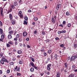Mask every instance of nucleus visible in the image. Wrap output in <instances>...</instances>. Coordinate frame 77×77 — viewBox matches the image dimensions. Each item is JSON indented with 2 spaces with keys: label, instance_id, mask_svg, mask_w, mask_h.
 <instances>
[{
  "label": "nucleus",
  "instance_id": "obj_1",
  "mask_svg": "<svg viewBox=\"0 0 77 77\" xmlns=\"http://www.w3.org/2000/svg\"><path fill=\"white\" fill-rule=\"evenodd\" d=\"M4 62L7 63H9V61L8 60L6 59L5 57H3L2 59L0 60V63L2 65H3L4 64Z\"/></svg>",
  "mask_w": 77,
  "mask_h": 77
},
{
  "label": "nucleus",
  "instance_id": "obj_2",
  "mask_svg": "<svg viewBox=\"0 0 77 77\" xmlns=\"http://www.w3.org/2000/svg\"><path fill=\"white\" fill-rule=\"evenodd\" d=\"M77 54H76L74 56H72L70 59V62L72 61V60H74L75 59H77Z\"/></svg>",
  "mask_w": 77,
  "mask_h": 77
},
{
  "label": "nucleus",
  "instance_id": "obj_3",
  "mask_svg": "<svg viewBox=\"0 0 77 77\" xmlns=\"http://www.w3.org/2000/svg\"><path fill=\"white\" fill-rule=\"evenodd\" d=\"M61 7H62V5L60 4H58L56 7V8L58 10V9H60V8H61Z\"/></svg>",
  "mask_w": 77,
  "mask_h": 77
},
{
  "label": "nucleus",
  "instance_id": "obj_4",
  "mask_svg": "<svg viewBox=\"0 0 77 77\" xmlns=\"http://www.w3.org/2000/svg\"><path fill=\"white\" fill-rule=\"evenodd\" d=\"M51 66V64H48L47 66V69L48 71H50V67Z\"/></svg>",
  "mask_w": 77,
  "mask_h": 77
},
{
  "label": "nucleus",
  "instance_id": "obj_5",
  "mask_svg": "<svg viewBox=\"0 0 77 77\" xmlns=\"http://www.w3.org/2000/svg\"><path fill=\"white\" fill-rule=\"evenodd\" d=\"M0 10L1 11V15L2 17H3L4 15V14H3V9L2 8H0Z\"/></svg>",
  "mask_w": 77,
  "mask_h": 77
},
{
  "label": "nucleus",
  "instance_id": "obj_6",
  "mask_svg": "<svg viewBox=\"0 0 77 77\" xmlns=\"http://www.w3.org/2000/svg\"><path fill=\"white\" fill-rule=\"evenodd\" d=\"M27 35V32H24L23 33V36H26Z\"/></svg>",
  "mask_w": 77,
  "mask_h": 77
},
{
  "label": "nucleus",
  "instance_id": "obj_7",
  "mask_svg": "<svg viewBox=\"0 0 77 77\" xmlns=\"http://www.w3.org/2000/svg\"><path fill=\"white\" fill-rule=\"evenodd\" d=\"M75 75L74 74H71L69 75L68 77H73Z\"/></svg>",
  "mask_w": 77,
  "mask_h": 77
},
{
  "label": "nucleus",
  "instance_id": "obj_8",
  "mask_svg": "<svg viewBox=\"0 0 77 77\" xmlns=\"http://www.w3.org/2000/svg\"><path fill=\"white\" fill-rule=\"evenodd\" d=\"M9 18H10V20H12V19L13 18V17H12V14H9Z\"/></svg>",
  "mask_w": 77,
  "mask_h": 77
},
{
  "label": "nucleus",
  "instance_id": "obj_9",
  "mask_svg": "<svg viewBox=\"0 0 77 77\" xmlns=\"http://www.w3.org/2000/svg\"><path fill=\"white\" fill-rule=\"evenodd\" d=\"M10 8L12 9H14V8H15V6H14V5H11V6Z\"/></svg>",
  "mask_w": 77,
  "mask_h": 77
},
{
  "label": "nucleus",
  "instance_id": "obj_10",
  "mask_svg": "<svg viewBox=\"0 0 77 77\" xmlns=\"http://www.w3.org/2000/svg\"><path fill=\"white\" fill-rule=\"evenodd\" d=\"M57 77H60V72H58L57 74Z\"/></svg>",
  "mask_w": 77,
  "mask_h": 77
},
{
  "label": "nucleus",
  "instance_id": "obj_11",
  "mask_svg": "<svg viewBox=\"0 0 77 77\" xmlns=\"http://www.w3.org/2000/svg\"><path fill=\"white\" fill-rule=\"evenodd\" d=\"M52 21L54 23H55V19L54 18H52Z\"/></svg>",
  "mask_w": 77,
  "mask_h": 77
},
{
  "label": "nucleus",
  "instance_id": "obj_12",
  "mask_svg": "<svg viewBox=\"0 0 77 77\" xmlns=\"http://www.w3.org/2000/svg\"><path fill=\"white\" fill-rule=\"evenodd\" d=\"M30 64L33 67L34 66H35V65L34 64V63H33V62H30Z\"/></svg>",
  "mask_w": 77,
  "mask_h": 77
},
{
  "label": "nucleus",
  "instance_id": "obj_13",
  "mask_svg": "<svg viewBox=\"0 0 77 77\" xmlns=\"http://www.w3.org/2000/svg\"><path fill=\"white\" fill-rule=\"evenodd\" d=\"M17 53L19 54H21L22 53V51L21 50H19L17 51Z\"/></svg>",
  "mask_w": 77,
  "mask_h": 77
},
{
  "label": "nucleus",
  "instance_id": "obj_14",
  "mask_svg": "<svg viewBox=\"0 0 77 77\" xmlns=\"http://www.w3.org/2000/svg\"><path fill=\"white\" fill-rule=\"evenodd\" d=\"M8 11H9V12H11L12 11V9L11 7H10L8 9Z\"/></svg>",
  "mask_w": 77,
  "mask_h": 77
},
{
  "label": "nucleus",
  "instance_id": "obj_15",
  "mask_svg": "<svg viewBox=\"0 0 77 77\" xmlns=\"http://www.w3.org/2000/svg\"><path fill=\"white\" fill-rule=\"evenodd\" d=\"M64 65H65V67H66V68H67V67H68V64L66 63H64Z\"/></svg>",
  "mask_w": 77,
  "mask_h": 77
},
{
  "label": "nucleus",
  "instance_id": "obj_16",
  "mask_svg": "<svg viewBox=\"0 0 77 77\" xmlns=\"http://www.w3.org/2000/svg\"><path fill=\"white\" fill-rule=\"evenodd\" d=\"M18 15L19 16V17H20V18H22V19L23 18V15L22 14H20Z\"/></svg>",
  "mask_w": 77,
  "mask_h": 77
},
{
  "label": "nucleus",
  "instance_id": "obj_17",
  "mask_svg": "<svg viewBox=\"0 0 77 77\" xmlns=\"http://www.w3.org/2000/svg\"><path fill=\"white\" fill-rule=\"evenodd\" d=\"M30 71L31 72H33V71H34V68H31L30 69Z\"/></svg>",
  "mask_w": 77,
  "mask_h": 77
},
{
  "label": "nucleus",
  "instance_id": "obj_18",
  "mask_svg": "<svg viewBox=\"0 0 77 77\" xmlns=\"http://www.w3.org/2000/svg\"><path fill=\"white\" fill-rule=\"evenodd\" d=\"M8 39H11L12 38V36L11 35H9L8 36Z\"/></svg>",
  "mask_w": 77,
  "mask_h": 77
},
{
  "label": "nucleus",
  "instance_id": "obj_19",
  "mask_svg": "<svg viewBox=\"0 0 77 77\" xmlns=\"http://www.w3.org/2000/svg\"><path fill=\"white\" fill-rule=\"evenodd\" d=\"M0 32L1 34H3V30L1 28H0Z\"/></svg>",
  "mask_w": 77,
  "mask_h": 77
},
{
  "label": "nucleus",
  "instance_id": "obj_20",
  "mask_svg": "<svg viewBox=\"0 0 77 77\" xmlns=\"http://www.w3.org/2000/svg\"><path fill=\"white\" fill-rule=\"evenodd\" d=\"M61 33H66V30H62L61 31Z\"/></svg>",
  "mask_w": 77,
  "mask_h": 77
},
{
  "label": "nucleus",
  "instance_id": "obj_21",
  "mask_svg": "<svg viewBox=\"0 0 77 77\" xmlns=\"http://www.w3.org/2000/svg\"><path fill=\"white\" fill-rule=\"evenodd\" d=\"M66 15H67V16H68V15H69L70 14V13L68 11H67L66 13Z\"/></svg>",
  "mask_w": 77,
  "mask_h": 77
},
{
  "label": "nucleus",
  "instance_id": "obj_22",
  "mask_svg": "<svg viewBox=\"0 0 77 77\" xmlns=\"http://www.w3.org/2000/svg\"><path fill=\"white\" fill-rule=\"evenodd\" d=\"M75 66L74 65H73L72 66V69L73 70L74 69H75Z\"/></svg>",
  "mask_w": 77,
  "mask_h": 77
},
{
  "label": "nucleus",
  "instance_id": "obj_23",
  "mask_svg": "<svg viewBox=\"0 0 77 77\" xmlns=\"http://www.w3.org/2000/svg\"><path fill=\"white\" fill-rule=\"evenodd\" d=\"M74 48H76L77 47V44H74Z\"/></svg>",
  "mask_w": 77,
  "mask_h": 77
},
{
  "label": "nucleus",
  "instance_id": "obj_24",
  "mask_svg": "<svg viewBox=\"0 0 77 77\" xmlns=\"http://www.w3.org/2000/svg\"><path fill=\"white\" fill-rule=\"evenodd\" d=\"M51 51H52L51 50H49L48 51V53L49 54H50V53H51Z\"/></svg>",
  "mask_w": 77,
  "mask_h": 77
},
{
  "label": "nucleus",
  "instance_id": "obj_25",
  "mask_svg": "<svg viewBox=\"0 0 77 77\" xmlns=\"http://www.w3.org/2000/svg\"><path fill=\"white\" fill-rule=\"evenodd\" d=\"M22 14V11H20L19 12V13H18V15H21V14Z\"/></svg>",
  "mask_w": 77,
  "mask_h": 77
},
{
  "label": "nucleus",
  "instance_id": "obj_26",
  "mask_svg": "<svg viewBox=\"0 0 77 77\" xmlns=\"http://www.w3.org/2000/svg\"><path fill=\"white\" fill-rule=\"evenodd\" d=\"M34 20H35V21H37V20H38V17H35L34 18Z\"/></svg>",
  "mask_w": 77,
  "mask_h": 77
},
{
  "label": "nucleus",
  "instance_id": "obj_27",
  "mask_svg": "<svg viewBox=\"0 0 77 77\" xmlns=\"http://www.w3.org/2000/svg\"><path fill=\"white\" fill-rule=\"evenodd\" d=\"M13 33H14V31H11L9 32V34H12Z\"/></svg>",
  "mask_w": 77,
  "mask_h": 77
},
{
  "label": "nucleus",
  "instance_id": "obj_28",
  "mask_svg": "<svg viewBox=\"0 0 77 77\" xmlns=\"http://www.w3.org/2000/svg\"><path fill=\"white\" fill-rule=\"evenodd\" d=\"M59 26L62 27L63 28L64 27V25H63L62 24H61L59 25Z\"/></svg>",
  "mask_w": 77,
  "mask_h": 77
},
{
  "label": "nucleus",
  "instance_id": "obj_29",
  "mask_svg": "<svg viewBox=\"0 0 77 77\" xmlns=\"http://www.w3.org/2000/svg\"><path fill=\"white\" fill-rule=\"evenodd\" d=\"M24 22L23 23L24 24H26V25H27V22L25 20H24Z\"/></svg>",
  "mask_w": 77,
  "mask_h": 77
},
{
  "label": "nucleus",
  "instance_id": "obj_30",
  "mask_svg": "<svg viewBox=\"0 0 77 77\" xmlns=\"http://www.w3.org/2000/svg\"><path fill=\"white\" fill-rule=\"evenodd\" d=\"M14 5H13L14 6H16L17 5V2H14Z\"/></svg>",
  "mask_w": 77,
  "mask_h": 77
},
{
  "label": "nucleus",
  "instance_id": "obj_31",
  "mask_svg": "<svg viewBox=\"0 0 77 77\" xmlns=\"http://www.w3.org/2000/svg\"><path fill=\"white\" fill-rule=\"evenodd\" d=\"M63 24L64 26H65V25L66 24V22L65 21H63Z\"/></svg>",
  "mask_w": 77,
  "mask_h": 77
},
{
  "label": "nucleus",
  "instance_id": "obj_32",
  "mask_svg": "<svg viewBox=\"0 0 77 77\" xmlns=\"http://www.w3.org/2000/svg\"><path fill=\"white\" fill-rule=\"evenodd\" d=\"M7 47L9 48L11 47V46H10V45L9 44L7 43L6 45Z\"/></svg>",
  "mask_w": 77,
  "mask_h": 77
},
{
  "label": "nucleus",
  "instance_id": "obj_33",
  "mask_svg": "<svg viewBox=\"0 0 77 77\" xmlns=\"http://www.w3.org/2000/svg\"><path fill=\"white\" fill-rule=\"evenodd\" d=\"M54 57H55V59L56 60L57 59V54H55V55H54Z\"/></svg>",
  "mask_w": 77,
  "mask_h": 77
},
{
  "label": "nucleus",
  "instance_id": "obj_34",
  "mask_svg": "<svg viewBox=\"0 0 77 77\" xmlns=\"http://www.w3.org/2000/svg\"><path fill=\"white\" fill-rule=\"evenodd\" d=\"M4 38H5V35H4L2 34L1 35V38H2V39H4Z\"/></svg>",
  "mask_w": 77,
  "mask_h": 77
},
{
  "label": "nucleus",
  "instance_id": "obj_35",
  "mask_svg": "<svg viewBox=\"0 0 77 77\" xmlns=\"http://www.w3.org/2000/svg\"><path fill=\"white\" fill-rule=\"evenodd\" d=\"M21 75V73H18V72H17V76H18L19 75Z\"/></svg>",
  "mask_w": 77,
  "mask_h": 77
},
{
  "label": "nucleus",
  "instance_id": "obj_36",
  "mask_svg": "<svg viewBox=\"0 0 77 77\" xmlns=\"http://www.w3.org/2000/svg\"><path fill=\"white\" fill-rule=\"evenodd\" d=\"M33 68H35V69H37V70H38V67L37 66H33Z\"/></svg>",
  "mask_w": 77,
  "mask_h": 77
},
{
  "label": "nucleus",
  "instance_id": "obj_37",
  "mask_svg": "<svg viewBox=\"0 0 77 77\" xmlns=\"http://www.w3.org/2000/svg\"><path fill=\"white\" fill-rule=\"evenodd\" d=\"M7 74H9L10 73V70H8L7 71Z\"/></svg>",
  "mask_w": 77,
  "mask_h": 77
},
{
  "label": "nucleus",
  "instance_id": "obj_38",
  "mask_svg": "<svg viewBox=\"0 0 77 77\" xmlns=\"http://www.w3.org/2000/svg\"><path fill=\"white\" fill-rule=\"evenodd\" d=\"M10 65H14V62H11L10 63Z\"/></svg>",
  "mask_w": 77,
  "mask_h": 77
},
{
  "label": "nucleus",
  "instance_id": "obj_39",
  "mask_svg": "<svg viewBox=\"0 0 77 77\" xmlns=\"http://www.w3.org/2000/svg\"><path fill=\"white\" fill-rule=\"evenodd\" d=\"M31 60H32V62H35V59L33 58H31Z\"/></svg>",
  "mask_w": 77,
  "mask_h": 77
},
{
  "label": "nucleus",
  "instance_id": "obj_40",
  "mask_svg": "<svg viewBox=\"0 0 77 77\" xmlns=\"http://www.w3.org/2000/svg\"><path fill=\"white\" fill-rule=\"evenodd\" d=\"M27 48H31V46L30 45H27Z\"/></svg>",
  "mask_w": 77,
  "mask_h": 77
},
{
  "label": "nucleus",
  "instance_id": "obj_41",
  "mask_svg": "<svg viewBox=\"0 0 77 77\" xmlns=\"http://www.w3.org/2000/svg\"><path fill=\"white\" fill-rule=\"evenodd\" d=\"M24 19L25 20H26V21H27V20H28V18L27 17H25L24 18Z\"/></svg>",
  "mask_w": 77,
  "mask_h": 77
},
{
  "label": "nucleus",
  "instance_id": "obj_42",
  "mask_svg": "<svg viewBox=\"0 0 77 77\" xmlns=\"http://www.w3.org/2000/svg\"><path fill=\"white\" fill-rule=\"evenodd\" d=\"M23 63V61H20L19 62V63L20 64H22Z\"/></svg>",
  "mask_w": 77,
  "mask_h": 77
},
{
  "label": "nucleus",
  "instance_id": "obj_43",
  "mask_svg": "<svg viewBox=\"0 0 77 77\" xmlns=\"http://www.w3.org/2000/svg\"><path fill=\"white\" fill-rule=\"evenodd\" d=\"M60 46L61 47H64V45L63 44H61L60 45Z\"/></svg>",
  "mask_w": 77,
  "mask_h": 77
},
{
  "label": "nucleus",
  "instance_id": "obj_44",
  "mask_svg": "<svg viewBox=\"0 0 77 77\" xmlns=\"http://www.w3.org/2000/svg\"><path fill=\"white\" fill-rule=\"evenodd\" d=\"M15 21H12V24H15Z\"/></svg>",
  "mask_w": 77,
  "mask_h": 77
},
{
  "label": "nucleus",
  "instance_id": "obj_45",
  "mask_svg": "<svg viewBox=\"0 0 77 77\" xmlns=\"http://www.w3.org/2000/svg\"><path fill=\"white\" fill-rule=\"evenodd\" d=\"M67 26L69 27H71V24L69 23L67 24Z\"/></svg>",
  "mask_w": 77,
  "mask_h": 77
},
{
  "label": "nucleus",
  "instance_id": "obj_46",
  "mask_svg": "<svg viewBox=\"0 0 77 77\" xmlns=\"http://www.w3.org/2000/svg\"><path fill=\"white\" fill-rule=\"evenodd\" d=\"M8 43L9 44H11V45H12V44H13V43H12V42L11 41L9 42Z\"/></svg>",
  "mask_w": 77,
  "mask_h": 77
},
{
  "label": "nucleus",
  "instance_id": "obj_47",
  "mask_svg": "<svg viewBox=\"0 0 77 77\" xmlns=\"http://www.w3.org/2000/svg\"><path fill=\"white\" fill-rule=\"evenodd\" d=\"M51 59H53V54H51Z\"/></svg>",
  "mask_w": 77,
  "mask_h": 77
},
{
  "label": "nucleus",
  "instance_id": "obj_48",
  "mask_svg": "<svg viewBox=\"0 0 77 77\" xmlns=\"http://www.w3.org/2000/svg\"><path fill=\"white\" fill-rule=\"evenodd\" d=\"M55 39L57 40H59V38L58 37H55Z\"/></svg>",
  "mask_w": 77,
  "mask_h": 77
},
{
  "label": "nucleus",
  "instance_id": "obj_49",
  "mask_svg": "<svg viewBox=\"0 0 77 77\" xmlns=\"http://www.w3.org/2000/svg\"><path fill=\"white\" fill-rule=\"evenodd\" d=\"M29 38L27 37L26 39V41H29Z\"/></svg>",
  "mask_w": 77,
  "mask_h": 77
},
{
  "label": "nucleus",
  "instance_id": "obj_50",
  "mask_svg": "<svg viewBox=\"0 0 77 77\" xmlns=\"http://www.w3.org/2000/svg\"><path fill=\"white\" fill-rule=\"evenodd\" d=\"M21 57V55H17V58L18 59V58H20Z\"/></svg>",
  "mask_w": 77,
  "mask_h": 77
},
{
  "label": "nucleus",
  "instance_id": "obj_51",
  "mask_svg": "<svg viewBox=\"0 0 77 77\" xmlns=\"http://www.w3.org/2000/svg\"><path fill=\"white\" fill-rule=\"evenodd\" d=\"M0 26H2V21L0 20Z\"/></svg>",
  "mask_w": 77,
  "mask_h": 77
},
{
  "label": "nucleus",
  "instance_id": "obj_52",
  "mask_svg": "<svg viewBox=\"0 0 77 77\" xmlns=\"http://www.w3.org/2000/svg\"><path fill=\"white\" fill-rule=\"evenodd\" d=\"M16 38H19V34H17V35H16Z\"/></svg>",
  "mask_w": 77,
  "mask_h": 77
},
{
  "label": "nucleus",
  "instance_id": "obj_53",
  "mask_svg": "<svg viewBox=\"0 0 77 77\" xmlns=\"http://www.w3.org/2000/svg\"><path fill=\"white\" fill-rule=\"evenodd\" d=\"M44 54L45 56H47V54L45 52H44Z\"/></svg>",
  "mask_w": 77,
  "mask_h": 77
},
{
  "label": "nucleus",
  "instance_id": "obj_54",
  "mask_svg": "<svg viewBox=\"0 0 77 77\" xmlns=\"http://www.w3.org/2000/svg\"><path fill=\"white\" fill-rule=\"evenodd\" d=\"M17 40H18L17 38H14V41H17Z\"/></svg>",
  "mask_w": 77,
  "mask_h": 77
},
{
  "label": "nucleus",
  "instance_id": "obj_55",
  "mask_svg": "<svg viewBox=\"0 0 77 77\" xmlns=\"http://www.w3.org/2000/svg\"><path fill=\"white\" fill-rule=\"evenodd\" d=\"M22 40L21 38H19V42H21Z\"/></svg>",
  "mask_w": 77,
  "mask_h": 77
},
{
  "label": "nucleus",
  "instance_id": "obj_56",
  "mask_svg": "<svg viewBox=\"0 0 77 77\" xmlns=\"http://www.w3.org/2000/svg\"><path fill=\"white\" fill-rule=\"evenodd\" d=\"M32 24L34 26H35V22H33L32 23Z\"/></svg>",
  "mask_w": 77,
  "mask_h": 77
},
{
  "label": "nucleus",
  "instance_id": "obj_57",
  "mask_svg": "<svg viewBox=\"0 0 77 77\" xmlns=\"http://www.w3.org/2000/svg\"><path fill=\"white\" fill-rule=\"evenodd\" d=\"M37 32V31L35 30V31L34 32V34H36V32Z\"/></svg>",
  "mask_w": 77,
  "mask_h": 77
},
{
  "label": "nucleus",
  "instance_id": "obj_58",
  "mask_svg": "<svg viewBox=\"0 0 77 77\" xmlns=\"http://www.w3.org/2000/svg\"><path fill=\"white\" fill-rule=\"evenodd\" d=\"M44 73H41V74H40V75H41V76H42V75H44Z\"/></svg>",
  "mask_w": 77,
  "mask_h": 77
},
{
  "label": "nucleus",
  "instance_id": "obj_59",
  "mask_svg": "<svg viewBox=\"0 0 77 77\" xmlns=\"http://www.w3.org/2000/svg\"><path fill=\"white\" fill-rule=\"evenodd\" d=\"M61 31H60V32L58 31V35H60V34L61 33Z\"/></svg>",
  "mask_w": 77,
  "mask_h": 77
},
{
  "label": "nucleus",
  "instance_id": "obj_60",
  "mask_svg": "<svg viewBox=\"0 0 77 77\" xmlns=\"http://www.w3.org/2000/svg\"><path fill=\"white\" fill-rule=\"evenodd\" d=\"M47 70H45V74H47Z\"/></svg>",
  "mask_w": 77,
  "mask_h": 77
},
{
  "label": "nucleus",
  "instance_id": "obj_61",
  "mask_svg": "<svg viewBox=\"0 0 77 77\" xmlns=\"http://www.w3.org/2000/svg\"><path fill=\"white\" fill-rule=\"evenodd\" d=\"M20 70V68L19 67L18 69L17 70V71L19 72Z\"/></svg>",
  "mask_w": 77,
  "mask_h": 77
},
{
  "label": "nucleus",
  "instance_id": "obj_62",
  "mask_svg": "<svg viewBox=\"0 0 77 77\" xmlns=\"http://www.w3.org/2000/svg\"><path fill=\"white\" fill-rule=\"evenodd\" d=\"M57 13H58V12H57V11H55V15H57Z\"/></svg>",
  "mask_w": 77,
  "mask_h": 77
},
{
  "label": "nucleus",
  "instance_id": "obj_63",
  "mask_svg": "<svg viewBox=\"0 0 77 77\" xmlns=\"http://www.w3.org/2000/svg\"><path fill=\"white\" fill-rule=\"evenodd\" d=\"M4 39H2V38H1V39H0V41H2V42H3V40Z\"/></svg>",
  "mask_w": 77,
  "mask_h": 77
},
{
  "label": "nucleus",
  "instance_id": "obj_64",
  "mask_svg": "<svg viewBox=\"0 0 77 77\" xmlns=\"http://www.w3.org/2000/svg\"><path fill=\"white\" fill-rule=\"evenodd\" d=\"M8 54H9L10 56H12V53H9Z\"/></svg>",
  "mask_w": 77,
  "mask_h": 77
}]
</instances>
